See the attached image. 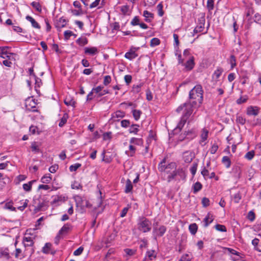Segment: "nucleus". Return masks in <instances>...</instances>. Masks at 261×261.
Wrapping results in <instances>:
<instances>
[{"label": "nucleus", "mask_w": 261, "mask_h": 261, "mask_svg": "<svg viewBox=\"0 0 261 261\" xmlns=\"http://www.w3.org/2000/svg\"><path fill=\"white\" fill-rule=\"evenodd\" d=\"M183 110L184 112L180 120L178 123L177 126L173 130L174 134H177L181 131L188 119L191 116L193 111V109H192L191 105L190 103H185L182 105L179 106L177 108L176 111L178 113H179Z\"/></svg>", "instance_id": "f257e3e1"}, {"label": "nucleus", "mask_w": 261, "mask_h": 261, "mask_svg": "<svg viewBox=\"0 0 261 261\" xmlns=\"http://www.w3.org/2000/svg\"><path fill=\"white\" fill-rule=\"evenodd\" d=\"M190 102H186L191 105L193 107H199L203 101V90L200 85L195 86L189 93Z\"/></svg>", "instance_id": "f03ea898"}, {"label": "nucleus", "mask_w": 261, "mask_h": 261, "mask_svg": "<svg viewBox=\"0 0 261 261\" xmlns=\"http://www.w3.org/2000/svg\"><path fill=\"white\" fill-rule=\"evenodd\" d=\"M137 225L138 230L144 233L149 232L151 229V222L144 217L139 218Z\"/></svg>", "instance_id": "7ed1b4c3"}, {"label": "nucleus", "mask_w": 261, "mask_h": 261, "mask_svg": "<svg viewBox=\"0 0 261 261\" xmlns=\"http://www.w3.org/2000/svg\"><path fill=\"white\" fill-rule=\"evenodd\" d=\"M186 175L185 171L182 168H179L177 169L176 168L173 169V171L170 173L167 176L168 182H170L171 180L174 179H176L178 180H185L186 179Z\"/></svg>", "instance_id": "20e7f679"}, {"label": "nucleus", "mask_w": 261, "mask_h": 261, "mask_svg": "<svg viewBox=\"0 0 261 261\" xmlns=\"http://www.w3.org/2000/svg\"><path fill=\"white\" fill-rule=\"evenodd\" d=\"M178 62L179 64L185 66V69L187 70H191L194 67V58L193 56L190 57V58L185 63L184 62V59H182L181 54L178 55Z\"/></svg>", "instance_id": "39448f33"}, {"label": "nucleus", "mask_w": 261, "mask_h": 261, "mask_svg": "<svg viewBox=\"0 0 261 261\" xmlns=\"http://www.w3.org/2000/svg\"><path fill=\"white\" fill-rule=\"evenodd\" d=\"M165 163V160H164L159 165V170L161 172H164L167 174H170L171 172H170V170L175 169L176 167V164L173 162H171L168 164L167 165L165 166L164 164Z\"/></svg>", "instance_id": "423d86ee"}, {"label": "nucleus", "mask_w": 261, "mask_h": 261, "mask_svg": "<svg viewBox=\"0 0 261 261\" xmlns=\"http://www.w3.org/2000/svg\"><path fill=\"white\" fill-rule=\"evenodd\" d=\"M37 100L33 97L27 98L25 100V106L26 110L30 112H37L36 109Z\"/></svg>", "instance_id": "0eeeda50"}, {"label": "nucleus", "mask_w": 261, "mask_h": 261, "mask_svg": "<svg viewBox=\"0 0 261 261\" xmlns=\"http://www.w3.org/2000/svg\"><path fill=\"white\" fill-rule=\"evenodd\" d=\"M125 116V113L123 111L118 110L111 114V117L109 120L111 123L118 122L121 119L124 118Z\"/></svg>", "instance_id": "6e6552de"}, {"label": "nucleus", "mask_w": 261, "mask_h": 261, "mask_svg": "<svg viewBox=\"0 0 261 261\" xmlns=\"http://www.w3.org/2000/svg\"><path fill=\"white\" fill-rule=\"evenodd\" d=\"M167 228L164 225H161L159 227H154L153 229V235L156 240L157 237H162L166 232Z\"/></svg>", "instance_id": "1a4fd4ad"}, {"label": "nucleus", "mask_w": 261, "mask_h": 261, "mask_svg": "<svg viewBox=\"0 0 261 261\" xmlns=\"http://www.w3.org/2000/svg\"><path fill=\"white\" fill-rule=\"evenodd\" d=\"M139 48L132 47L128 51L126 52L124 55L125 58L132 60L138 57V55L136 53V51Z\"/></svg>", "instance_id": "9d476101"}, {"label": "nucleus", "mask_w": 261, "mask_h": 261, "mask_svg": "<svg viewBox=\"0 0 261 261\" xmlns=\"http://www.w3.org/2000/svg\"><path fill=\"white\" fill-rule=\"evenodd\" d=\"M205 18L201 17L198 19V23L194 30L195 33H198L203 32L204 29Z\"/></svg>", "instance_id": "9b49d317"}, {"label": "nucleus", "mask_w": 261, "mask_h": 261, "mask_svg": "<svg viewBox=\"0 0 261 261\" xmlns=\"http://www.w3.org/2000/svg\"><path fill=\"white\" fill-rule=\"evenodd\" d=\"M93 92H94V96H101L104 95L108 92L106 89H104L103 87L100 86L97 87L96 88H93Z\"/></svg>", "instance_id": "f8f14e48"}, {"label": "nucleus", "mask_w": 261, "mask_h": 261, "mask_svg": "<svg viewBox=\"0 0 261 261\" xmlns=\"http://www.w3.org/2000/svg\"><path fill=\"white\" fill-rule=\"evenodd\" d=\"M99 51L96 47H86L84 48V54L87 55L94 56L98 53Z\"/></svg>", "instance_id": "ddd939ff"}, {"label": "nucleus", "mask_w": 261, "mask_h": 261, "mask_svg": "<svg viewBox=\"0 0 261 261\" xmlns=\"http://www.w3.org/2000/svg\"><path fill=\"white\" fill-rule=\"evenodd\" d=\"M208 130L205 128L202 129L201 134L200 135V140L199 141V143L201 144L202 146L205 145V141L208 138Z\"/></svg>", "instance_id": "4468645a"}, {"label": "nucleus", "mask_w": 261, "mask_h": 261, "mask_svg": "<svg viewBox=\"0 0 261 261\" xmlns=\"http://www.w3.org/2000/svg\"><path fill=\"white\" fill-rule=\"evenodd\" d=\"M214 219L213 215L211 213H208L203 221V227H207L213 221Z\"/></svg>", "instance_id": "2eb2a0df"}, {"label": "nucleus", "mask_w": 261, "mask_h": 261, "mask_svg": "<svg viewBox=\"0 0 261 261\" xmlns=\"http://www.w3.org/2000/svg\"><path fill=\"white\" fill-rule=\"evenodd\" d=\"M67 24V20L64 17H61L55 22V27L58 30L65 27Z\"/></svg>", "instance_id": "dca6fc26"}, {"label": "nucleus", "mask_w": 261, "mask_h": 261, "mask_svg": "<svg viewBox=\"0 0 261 261\" xmlns=\"http://www.w3.org/2000/svg\"><path fill=\"white\" fill-rule=\"evenodd\" d=\"M9 47L3 46L0 47V57L3 58H10L11 53L8 51Z\"/></svg>", "instance_id": "f3484780"}, {"label": "nucleus", "mask_w": 261, "mask_h": 261, "mask_svg": "<svg viewBox=\"0 0 261 261\" xmlns=\"http://www.w3.org/2000/svg\"><path fill=\"white\" fill-rule=\"evenodd\" d=\"M259 113L258 108L257 107L250 106L247 109V114L249 116H257Z\"/></svg>", "instance_id": "a211bd4d"}, {"label": "nucleus", "mask_w": 261, "mask_h": 261, "mask_svg": "<svg viewBox=\"0 0 261 261\" xmlns=\"http://www.w3.org/2000/svg\"><path fill=\"white\" fill-rule=\"evenodd\" d=\"M0 258L5 259L6 260L9 259L10 258V255L9 250L7 248H0Z\"/></svg>", "instance_id": "6ab92c4d"}, {"label": "nucleus", "mask_w": 261, "mask_h": 261, "mask_svg": "<svg viewBox=\"0 0 261 261\" xmlns=\"http://www.w3.org/2000/svg\"><path fill=\"white\" fill-rule=\"evenodd\" d=\"M223 72V69L221 67H218L213 74V79L214 81H219V78Z\"/></svg>", "instance_id": "aec40b11"}, {"label": "nucleus", "mask_w": 261, "mask_h": 261, "mask_svg": "<svg viewBox=\"0 0 261 261\" xmlns=\"http://www.w3.org/2000/svg\"><path fill=\"white\" fill-rule=\"evenodd\" d=\"M74 198L76 206L77 207H81L82 210H84L85 206V205L84 204V201H85V199H83L80 196H76Z\"/></svg>", "instance_id": "412c9836"}, {"label": "nucleus", "mask_w": 261, "mask_h": 261, "mask_svg": "<svg viewBox=\"0 0 261 261\" xmlns=\"http://www.w3.org/2000/svg\"><path fill=\"white\" fill-rule=\"evenodd\" d=\"M26 19L31 23L32 26L36 29H40L39 23L31 16L28 15L25 17Z\"/></svg>", "instance_id": "4be33fe9"}, {"label": "nucleus", "mask_w": 261, "mask_h": 261, "mask_svg": "<svg viewBox=\"0 0 261 261\" xmlns=\"http://www.w3.org/2000/svg\"><path fill=\"white\" fill-rule=\"evenodd\" d=\"M145 257L153 260L156 257V253L154 250H148L146 253Z\"/></svg>", "instance_id": "5701e85b"}, {"label": "nucleus", "mask_w": 261, "mask_h": 261, "mask_svg": "<svg viewBox=\"0 0 261 261\" xmlns=\"http://www.w3.org/2000/svg\"><path fill=\"white\" fill-rule=\"evenodd\" d=\"M64 103L67 106H71L72 107H75V101L73 99V98L70 97H66L64 100Z\"/></svg>", "instance_id": "b1692460"}, {"label": "nucleus", "mask_w": 261, "mask_h": 261, "mask_svg": "<svg viewBox=\"0 0 261 261\" xmlns=\"http://www.w3.org/2000/svg\"><path fill=\"white\" fill-rule=\"evenodd\" d=\"M129 150L125 151V154H127L128 156H134L136 153V148L133 146L132 144H130L129 145Z\"/></svg>", "instance_id": "393cba45"}, {"label": "nucleus", "mask_w": 261, "mask_h": 261, "mask_svg": "<svg viewBox=\"0 0 261 261\" xmlns=\"http://www.w3.org/2000/svg\"><path fill=\"white\" fill-rule=\"evenodd\" d=\"M23 243L25 247L28 246H32L34 244V242L31 237H24L23 240Z\"/></svg>", "instance_id": "a878e982"}, {"label": "nucleus", "mask_w": 261, "mask_h": 261, "mask_svg": "<svg viewBox=\"0 0 261 261\" xmlns=\"http://www.w3.org/2000/svg\"><path fill=\"white\" fill-rule=\"evenodd\" d=\"M124 252L125 253V257H126V259H129V257L133 256L136 253V250L126 248L124 250Z\"/></svg>", "instance_id": "bb28decb"}, {"label": "nucleus", "mask_w": 261, "mask_h": 261, "mask_svg": "<svg viewBox=\"0 0 261 261\" xmlns=\"http://www.w3.org/2000/svg\"><path fill=\"white\" fill-rule=\"evenodd\" d=\"M129 143L132 145H142L143 141L142 139L133 137L130 139Z\"/></svg>", "instance_id": "cd10ccee"}, {"label": "nucleus", "mask_w": 261, "mask_h": 261, "mask_svg": "<svg viewBox=\"0 0 261 261\" xmlns=\"http://www.w3.org/2000/svg\"><path fill=\"white\" fill-rule=\"evenodd\" d=\"M202 188V184L200 182L197 181L192 186V189H193V193L194 194H196V193H197L198 192L200 191L201 190Z\"/></svg>", "instance_id": "c85d7f7f"}, {"label": "nucleus", "mask_w": 261, "mask_h": 261, "mask_svg": "<svg viewBox=\"0 0 261 261\" xmlns=\"http://www.w3.org/2000/svg\"><path fill=\"white\" fill-rule=\"evenodd\" d=\"M133 189V185L130 179L126 180L124 192L126 193H128L132 191Z\"/></svg>", "instance_id": "c756f323"}, {"label": "nucleus", "mask_w": 261, "mask_h": 261, "mask_svg": "<svg viewBox=\"0 0 261 261\" xmlns=\"http://www.w3.org/2000/svg\"><path fill=\"white\" fill-rule=\"evenodd\" d=\"M12 254L14 255L15 257L17 259H21L24 257L22 253V250L20 248H16L15 252Z\"/></svg>", "instance_id": "7c9ffc66"}, {"label": "nucleus", "mask_w": 261, "mask_h": 261, "mask_svg": "<svg viewBox=\"0 0 261 261\" xmlns=\"http://www.w3.org/2000/svg\"><path fill=\"white\" fill-rule=\"evenodd\" d=\"M28 202L29 200L28 199L20 201L19 202L20 204L17 205V208L20 211H23L27 206Z\"/></svg>", "instance_id": "2f4dec72"}, {"label": "nucleus", "mask_w": 261, "mask_h": 261, "mask_svg": "<svg viewBox=\"0 0 261 261\" xmlns=\"http://www.w3.org/2000/svg\"><path fill=\"white\" fill-rule=\"evenodd\" d=\"M88 41L86 37H80L76 40V43L80 46H84L88 44Z\"/></svg>", "instance_id": "473e14b6"}, {"label": "nucleus", "mask_w": 261, "mask_h": 261, "mask_svg": "<svg viewBox=\"0 0 261 261\" xmlns=\"http://www.w3.org/2000/svg\"><path fill=\"white\" fill-rule=\"evenodd\" d=\"M36 180H31L28 183L24 184L22 186L23 189L24 191L27 192H30L31 191L32 189V186L33 182H35Z\"/></svg>", "instance_id": "72a5a7b5"}, {"label": "nucleus", "mask_w": 261, "mask_h": 261, "mask_svg": "<svg viewBox=\"0 0 261 261\" xmlns=\"http://www.w3.org/2000/svg\"><path fill=\"white\" fill-rule=\"evenodd\" d=\"M189 229L192 234H195L198 229L197 225L195 223L191 224L189 226Z\"/></svg>", "instance_id": "f704fd0d"}, {"label": "nucleus", "mask_w": 261, "mask_h": 261, "mask_svg": "<svg viewBox=\"0 0 261 261\" xmlns=\"http://www.w3.org/2000/svg\"><path fill=\"white\" fill-rule=\"evenodd\" d=\"M222 163L227 168H228L230 167L231 165V161L230 159L227 156H224L223 157L222 160Z\"/></svg>", "instance_id": "c9c22d12"}, {"label": "nucleus", "mask_w": 261, "mask_h": 261, "mask_svg": "<svg viewBox=\"0 0 261 261\" xmlns=\"http://www.w3.org/2000/svg\"><path fill=\"white\" fill-rule=\"evenodd\" d=\"M139 126L138 124H132L128 130L129 133L130 134H137L139 130Z\"/></svg>", "instance_id": "e433bc0d"}, {"label": "nucleus", "mask_w": 261, "mask_h": 261, "mask_svg": "<svg viewBox=\"0 0 261 261\" xmlns=\"http://www.w3.org/2000/svg\"><path fill=\"white\" fill-rule=\"evenodd\" d=\"M70 228V225L68 223L65 224L59 230V233L62 234L64 233H67Z\"/></svg>", "instance_id": "4c0bfd02"}, {"label": "nucleus", "mask_w": 261, "mask_h": 261, "mask_svg": "<svg viewBox=\"0 0 261 261\" xmlns=\"http://www.w3.org/2000/svg\"><path fill=\"white\" fill-rule=\"evenodd\" d=\"M192 259V255L191 253H186L183 254L180 259V261H191Z\"/></svg>", "instance_id": "58836bf2"}, {"label": "nucleus", "mask_w": 261, "mask_h": 261, "mask_svg": "<svg viewBox=\"0 0 261 261\" xmlns=\"http://www.w3.org/2000/svg\"><path fill=\"white\" fill-rule=\"evenodd\" d=\"M68 118V115L66 113H64L63 117L61 119L60 122L59 123V126L60 127H62L67 122V120Z\"/></svg>", "instance_id": "ea45409f"}, {"label": "nucleus", "mask_w": 261, "mask_h": 261, "mask_svg": "<svg viewBox=\"0 0 261 261\" xmlns=\"http://www.w3.org/2000/svg\"><path fill=\"white\" fill-rule=\"evenodd\" d=\"M132 113L133 117L135 120H138L140 119V115L142 113L141 111L138 110H133L132 111Z\"/></svg>", "instance_id": "a19ab883"}, {"label": "nucleus", "mask_w": 261, "mask_h": 261, "mask_svg": "<svg viewBox=\"0 0 261 261\" xmlns=\"http://www.w3.org/2000/svg\"><path fill=\"white\" fill-rule=\"evenodd\" d=\"M201 174L203 177L206 179L209 175V169L206 168L204 166L201 167Z\"/></svg>", "instance_id": "79ce46f5"}, {"label": "nucleus", "mask_w": 261, "mask_h": 261, "mask_svg": "<svg viewBox=\"0 0 261 261\" xmlns=\"http://www.w3.org/2000/svg\"><path fill=\"white\" fill-rule=\"evenodd\" d=\"M51 179V178L50 177V175L49 174H46V175H44L41 178V182L43 183L48 184L50 181Z\"/></svg>", "instance_id": "37998d69"}, {"label": "nucleus", "mask_w": 261, "mask_h": 261, "mask_svg": "<svg viewBox=\"0 0 261 261\" xmlns=\"http://www.w3.org/2000/svg\"><path fill=\"white\" fill-rule=\"evenodd\" d=\"M160 43V40L159 39L157 38H153L150 41V46L151 47H154L159 45Z\"/></svg>", "instance_id": "c03bdc74"}, {"label": "nucleus", "mask_w": 261, "mask_h": 261, "mask_svg": "<svg viewBox=\"0 0 261 261\" xmlns=\"http://www.w3.org/2000/svg\"><path fill=\"white\" fill-rule=\"evenodd\" d=\"M215 229L221 232H226L227 231L226 227L223 225L217 224L215 226Z\"/></svg>", "instance_id": "a18cd8bd"}, {"label": "nucleus", "mask_w": 261, "mask_h": 261, "mask_svg": "<svg viewBox=\"0 0 261 261\" xmlns=\"http://www.w3.org/2000/svg\"><path fill=\"white\" fill-rule=\"evenodd\" d=\"M214 0H207L206 7L209 11H212L214 9Z\"/></svg>", "instance_id": "49530a36"}, {"label": "nucleus", "mask_w": 261, "mask_h": 261, "mask_svg": "<svg viewBox=\"0 0 261 261\" xmlns=\"http://www.w3.org/2000/svg\"><path fill=\"white\" fill-rule=\"evenodd\" d=\"M81 166V164L80 163H76L71 165L69 167V170L71 172L75 171L78 168Z\"/></svg>", "instance_id": "de8ad7c7"}, {"label": "nucleus", "mask_w": 261, "mask_h": 261, "mask_svg": "<svg viewBox=\"0 0 261 261\" xmlns=\"http://www.w3.org/2000/svg\"><path fill=\"white\" fill-rule=\"evenodd\" d=\"M143 16L145 17V21H149L150 20L149 18H152L153 17L152 14L147 10L143 12Z\"/></svg>", "instance_id": "09e8293b"}, {"label": "nucleus", "mask_w": 261, "mask_h": 261, "mask_svg": "<svg viewBox=\"0 0 261 261\" xmlns=\"http://www.w3.org/2000/svg\"><path fill=\"white\" fill-rule=\"evenodd\" d=\"M51 245L47 243H46L45 246L42 248V252L44 253H48Z\"/></svg>", "instance_id": "8fccbe9b"}, {"label": "nucleus", "mask_w": 261, "mask_h": 261, "mask_svg": "<svg viewBox=\"0 0 261 261\" xmlns=\"http://www.w3.org/2000/svg\"><path fill=\"white\" fill-rule=\"evenodd\" d=\"M218 149V146L216 143H214L210 149V152L211 154H215Z\"/></svg>", "instance_id": "3c124183"}, {"label": "nucleus", "mask_w": 261, "mask_h": 261, "mask_svg": "<svg viewBox=\"0 0 261 261\" xmlns=\"http://www.w3.org/2000/svg\"><path fill=\"white\" fill-rule=\"evenodd\" d=\"M233 201L235 203H239L240 200L242 198V196H241L240 193L238 192V193H236L233 195Z\"/></svg>", "instance_id": "603ef678"}, {"label": "nucleus", "mask_w": 261, "mask_h": 261, "mask_svg": "<svg viewBox=\"0 0 261 261\" xmlns=\"http://www.w3.org/2000/svg\"><path fill=\"white\" fill-rule=\"evenodd\" d=\"M130 124V122L128 120L124 119L121 121V126L124 128L128 127Z\"/></svg>", "instance_id": "864d4df0"}, {"label": "nucleus", "mask_w": 261, "mask_h": 261, "mask_svg": "<svg viewBox=\"0 0 261 261\" xmlns=\"http://www.w3.org/2000/svg\"><path fill=\"white\" fill-rule=\"evenodd\" d=\"M236 121L237 123L241 125H244L246 122V119L242 116H238Z\"/></svg>", "instance_id": "5fc2aeb1"}, {"label": "nucleus", "mask_w": 261, "mask_h": 261, "mask_svg": "<svg viewBox=\"0 0 261 261\" xmlns=\"http://www.w3.org/2000/svg\"><path fill=\"white\" fill-rule=\"evenodd\" d=\"M197 163H194L192 165V167L190 168V171H191V173H192V175L194 176L196 173V171H197Z\"/></svg>", "instance_id": "6e6d98bb"}, {"label": "nucleus", "mask_w": 261, "mask_h": 261, "mask_svg": "<svg viewBox=\"0 0 261 261\" xmlns=\"http://www.w3.org/2000/svg\"><path fill=\"white\" fill-rule=\"evenodd\" d=\"M254 156V151L253 150H251V151L248 152L245 154V157L248 160H251L253 159Z\"/></svg>", "instance_id": "4d7b16f0"}, {"label": "nucleus", "mask_w": 261, "mask_h": 261, "mask_svg": "<svg viewBox=\"0 0 261 261\" xmlns=\"http://www.w3.org/2000/svg\"><path fill=\"white\" fill-rule=\"evenodd\" d=\"M247 218L250 221L252 222L253 221L255 218V215L254 213L252 211L249 212L247 215Z\"/></svg>", "instance_id": "13d9d810"}, {"label": "nucleus", "mask_w": 261, "mask_h": 261, "mask_svg": "<svg viewBox=\"0 0 261 261\" xmlns=\"http://www.w3.org/2000/svg\"><path fill=\"white\" fill-rule=\"evenodd\" d=\"M31 148H32V151H34L35 152H39L40 151L39 147L37 145L36 142H34L32 143Z\"/></svg>", "instance_id": "bf43d9fd"}, {"label": "nucleus", "mask_w": 261, "mask_h": 261, "mask_svg": "<svg viewBox=\"0 0 261 261\" xmlns=\"http://www.w3.org/2000/svg\"><path fill=\"white\" fill-rule=\"evenodd\" d=\"M163 6L162 3H160L157 6V9L158 11V14L160 16H162L164 15V11L163 10Z\"/></svg>", "instance_id": "052dcab7"}, {"label": "nucleus", "mask_w": 261, "mask_h": 261, "mask_svg": "<svg viewBox=\"0 0 261 261\" xmlns=\"http://www.w3.org/2000/svg\"><path fill=\"white\" fill-rule=\"evenodd\" d=\"M131 25L134 26L140 24V20L138 16H135L130 22Z\"/></svg>", "instance_id": "680f3d73"}, {"label": "nucleus", "mask_w": 261, "mask_h": 261, "mask_svg": "<svg viewBox=\"0 0 261 261\" xmlns=\"http://www.w3.org/2000/svg\"><path fill=\"white\" fill-rule=\"evenodd\" d=\"M229 63L231 65V68H233L236 65V60L233 55L230 56Z\"/></svg>", "instance_id": "e2e57ef3"}, {"label": "nucleus", "mask_w": 261, "mask_h": 261, "mask_svg": "<svg viewBox=\"0 0 261 261\" xmlns=\"http://www.w3.org/2000/svg\"><path fill=\"white\" fill-rule=\"evenodd\" d=\"M121 11L124 14H128L129 11V7L127 5H123L121 7Z\"/></svg>", "instance_id": "0e129e2a"}, {"label": "nucleus", "mask_w": 261, "mask_h": 261, "mask_svg": "<svg viewBox=\"0 0 261 261\" xmlns=\"http://www.w3.org/2000/svg\"><path fill=\"white\" fill-rule=\"evenodd\" d=\"M259 241V240L258 239L255 238L252 241V244L254 246V248L255 250L260 251V250H258L257 247V246L258 244Z\"/></svg>", "instance_id": "69168bd1"}, {"label": "nucleus", "mask_w": 261, "mask_h": 261, "mask_svg": "<svg viewBox=\"0 0 261 261\" xmlns=\"http://www.w3.org/2000/svg\"><path fill=\"white\" fill-rule=\"evenodd\" d=\"M31 5L33 8H35L37 11H41V6L38 3L36 2H33L31 3Z\"/></svg>", "instance_id": "338daca9"}, {"label": "nucleus", "mask_w": 261, "mask_h": 261, "mask_svg": "<svg viewBox=\"0 0 261 261\" xmlns=\"http://www.w3.org/2000/svg\"><path fill=\"white\" fill-rule=\"evenodd\" d=\"M112 138V133L111 132H107L103 134V140H110Z\"/></svg>", "instance_id": "774afa93"}]
</instances>
